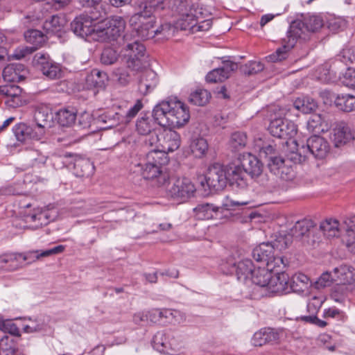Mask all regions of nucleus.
<instances>
[{
	"label": "nucleus",
	"mask_w": 355,
	"mask_h": 355,
	"mask_svg": "<svg viewBox=\"0 0 355 355\" xmlns=\"http://www.w3.org/2000/svg\"><path fill=\"white\" fill-rule=\"evenodd\" d=\"M153 116L160 125L181 128L189 121L190 114L188 107L174 98L157 105L153 109Z\"/></svg>",
	"instance_id": "f257e3e1"
},
{
	"label": "nucleus",
	"mask_w": 355,
	"mask_h": 355,
	"mask_svg": "<svg viewBox=\"0 0 355 355\" xmlns=\"http://www.w3.org/2000/svg\"><path fill=\"white\" fill-rule=\"evenodd\" d=\"M310 36L311 33L305 21L294 20L291 24L286 37L282 39V46L268 56L269 60L275 62L285 60L297 40L306 41L310 39Z\"/></svg>",
	"instance_id": "f03ea898"
},
{
	"label": "nucleus",
	"mask_w": 355,
	"mask_h": 355,
	"mask_svg": "<svg viewBox=\"0 0 355 355\" xmlns=\"http://www.w3.org/2000/svg\"><path fill=\"white\" fill-rule=\"evenodd\" d=\"M166 159L167 156L160 151L149 152L144 162L139 164L144 178L153 181L157 187L165 186L169 180V175L163 167Z\"/></svg>",
	"instance_id": "7ed1b4c3"
},
{
	"label": "nucleus",
	"mask_w": 355,
	"mask_h": 355,
	"mask_svg": "<svg viewBox=\"0 0 355 355\" xmlns=\"http://www.w3.org/2000/svg\"><path fill=\"white\" fill-rule=\"evenodd\" d=\"M143 107V103L140 99H137L133 105L124 103L120 105L116 110H108L99 115L97 121L104 125L102 128L105 129L111 128L119 124H128Z\"/></svg>",
	"instance_id": "20e7f679"
},
{
	"label": "nucleus",
	"mask_w": 355,
	"mask_h": 355,
	"mask_svg": "<svg viewBox=\"0 0 355 355\" xmlns=\"http://www.w3.org/2000/svg\"><path fill=\"white\" fill-rule=\"evenodd\" d=\"M155 12L152 10H142L134 14L129 20L132 33L141 40H149L155 36Z\"/></svg>",
	"instance_id": "39448f33"
},
{
	"label": "nucleus",
	"mask_w": 355,
	"mask_h": 355,
	"mask_svg": "<svg viewBox=\"0 0 355 355\" xmlns=\"http://www.w3.org/2000/svg\"><path fill=\"white\" fill-rule=\"evenodd\" d=\"M166 185L167 196L180 202L193 197L196 191L193 183L187 178L169 179Z\"/></svg>",
	"instance_id": "423d86ee"
},
{
	"label": "nucleus",
	"mask_w": 355,
	"mask_h": 355,
	"mask_svg": "<svg viewBox=\"0 0 355 355\" xmlns=\"http://www.w3.org/2000/svg\"><path fill=\"white\" fill-rule=\"evenodd\" d=\"M299 155L304 158L313 156L318 159L325 158L330 152L327 140L319 135H313L306 140V146L297 148Z\"/></svg>",
	"instance_id": "0eeeda50"
},
{
	"label": "nucleus",
	"mask_w": 355,
	"mask_h": 355,
	"mask_svg": "<svg viewBox=\"0 0 355 355\" xmlns=\"http://www.w3.org/2000/svg\"><path fill=\"white\" fill-rule=\"evenodd\" d=\"M145 51V46L139 42V39L128 43L123 49L127 67L133 71H139L144 67Z\"/></svg>",
	"instance_id": "6e6552de"
},
{
	"label": "nucleus",
	"mask_w": 355,
	"mask_h": 355,
	"mask_svg": "<svg viewBox=\"0 0 355 355\" xmlns=\"http://www.w3.org/2000/svg\"><path fill=\"white\" fill-rule=\"evenodd\" d=\"M33 64L49 79L55 80L62 77L60 64L54 62L47 53H37L33 57Z\"/></svg>",
	"instance_id": "1a4fd4ad"
},
{
	"label": "nucleus",
	"mask_w": 355,
	"mask_h": 355,
	"mask_svg": "<svg viewBox=\"0 0 355 355\" xmlns=\"http://www.w3.org/2000/svg\"><path fill=\"white\" fill-rule=\"evenodd\" d=\"M205 179L210 190L223 189L227 183L225 166L220 164H214L209 167Z\"/></svg>",
	"instance_id": "9d476101"
},
{
	"label": "nucleus",
	"mask_w": 355,
	"mask_h": 355,
	"mask_svg": "<svg viewBox=\"0 0 355 355\" xmlns=\"http://www.w3.org/2000/svg\"><path fill=\"white\" fill-rule=\"evenodd\" d=\"M268 130L273 137L288 139L296 135L297 126L290 120L277 118L270 121Z\"/></svg>",
	"instance_id": "9b49d317"
},
{
	"label": "nucleus",
	"mask_w": 355,
	"mask_h": 355,
	"mask_svg": "<svg viewBox=\"0 0 355 355\" xmlns=\"http://www.w3.org/2000/svg\"><path fill=\"white\" fill-rule=\"evenodd\" d=\"M95 20L87 15H80L71 23V31L82 38L87 37L94 32Z\"/></svg>",
	"instance_id": "f8f14e48"
},
{
	"label": "nucleus",
	"mask_w": 355,
	"mask_h": 355,
	"mask_svg": "<svg viewBox=\"0 0 355 355\" xmlns=\"http://www.w3.org/2000/svg\"><path fill=\"white\" fill-rule=\"evenodd\" d=\"M227 182L233 186L239 188H245L247 187V171L243 167L240 161L238 163H232L225 166Z\"/></svg>",
	"instance_id": "ddd939ff"
},
{
	"label": "nucleus",
	"mask_w": 355,
	"mask_h": 355,
	"mask_svg": "<svg viewBox=\"0 0 355 355\" xmlns=\"http://www.w3.org/2000/svg\"><path fill=\"white\" fill-rule=\"evenodd\" d=\"M157 141L162 147L160 152L164 153L173 152L179 148L181 144L180 135L176 131L164 130L159 136Z\"/></svg>",
	"instance_id": "4468645a"
},
{
	"label": "nucleus",
	"mask_w": 355,
	"mask_h": 355,
	"mask_svg": "<svg viewBox=\"0 0 355 355\" xmlns=\"http://www.w3.org/2000/svg\"><path fill=\"white\" fill-rule=\"evenodd\" d=\"M37 253L40 252L33 251L27 253H7L0 256V264L10 263L12 270L16 269L24 261L33 262L37 260L35 257Z\"/></svg>",
	"instance_id": "2eb2a0df"
},
{
	"label": "nucleus",
	"mask_w": 355,
	"mask_h": 355,
	"mask_svg": "<svg viewBox=\"0 0 355 355\" xmlns=\"http://www.w3.org/2000/svg\"><path fill=\"white\" fill-rule=\"evenodd\" d=\"M237 69L236 63L226 60L223 62V66L213 69L206 76V80L208 83L223 82L227 79L232 71Z\"/></svg>",
	"instance_id": "dca6fc26"
},
{
	"label": "nucleus",
	"mask_w": 355,
	"mask_h": 355,
	"mask_svg": "<svg viewBox=\"0 0 355 355\" xmlns=\"http://www.w3.org/2000/svg\"><path fill=\"white\" fill-rule=\"evenodd\" d=\"M279 340V332L272 328H263L256 332L252 338L254 346L261 347L266 344L277 343Z\"/></svg>",
	"instance_id": "f3484780"
},
{
	"label": "nucleus",
	"mask_w": 355,
	"mask_h": 355,
	"mask_svg": "<svg viewBox=\"0 0 355 355\" xmlns=\"http://www.w3.org/2000/svg\"><path fill=\"white\" fill-rule=\"evenodd\" d=\"M267 288L271 293H289L291 290L288 275L286 272H277L275 276H272Z\"/></svg>",
	"instance_id": "a211bd4d"
},
{
	"label": "nucleus",
	"mask_w": 355,
	"mask_h": 355,
	"mask_svg": "<svg viewBox=\"0 0 355 355\" xmlns=\"http://www.w3.org/2000/svg\"><path fill=\"white\" fill-rule=\"evenodd\" d=\"M239 160L248 174L252 178L261 175L263 165L255 156L250 153H245L239 157Z\"/></svg>",
	"instance_id": "6ab92c4d"
},
{
	"label": "nucleus",
	"mask_w": 355,
	"mask_h": 355,
	"mask_svg": "<svg viewBox=\"0 0 355 355\" xmlns=\"http://www.w3.org/2000/svg\"><path fill=\"white\" fill-rule=\"evenodd\" d=\"M331 275L334 281L341 284H351L355 282V270L347 265L335 268Z\"/></svg>",
	"instance_id": "aec40b11"
},
{
	"label": "nucleus",
	"mask_w": 355,
	"mask_h": 355,
	"mask_svg": "<svg viewBox=\"0 0 355 355\" xmlns=\"http://www.w3.org/2000/svg\"><path fill=\"white\" fill-rule=\"evenodd\" d=\"M157 83V73L151 69H146L140 75L138 88L141 94L146 95L155 88Z\"/></svg>",
	"instance_id": "412c9836"
},
{
	"label": "nucleus",
	"mask_w": 355,
	"mask_h": 355,
	"mask_svg": "<svg viewBox=\"0 0 355 355\" xmlns=\"http://www.w3.org/2000/svg\"><path fill=\"white\" fill-rule=\"evenodd\" d=\"M354 139L351 128L345 123H340L333 130L332 140L336 147L346 144Z\"/></svg>",
	"instance_id": "4be33fe9"
},
{
	"label": "nucleus",
	"mask_w": 355,
	"mask_h": 355,
	"mask_svg": "<svg viewBox=\"0 0 355 355\" xmlns=\"http://www.w3.org/2000/svg\"><path fill=\"white\" fill-rule=\"evenodd\" d=\"M330 127L331 125L326 117L320 114L311 115L306 123L307 130L309 132L313 133V135L327 132Z\"/></svg>",
	"instance_id": "5701e85b"
},
{
	"label": "nucleus",
	"mask_w": 355,
	"mask_h": 355,
	"mask_svg": "<svg viewBox=\"0 0 355 355\" xmlns=\"http://www.w3.org/2000/svg\"><path fill=\"white\" fill-rule=\"evenodd\" d=\"M171 332L159 331L153 338V347L162 353L169 354V349H174V343L173 340H170Z\"/></svg>",
	"instance_id": "b1692460"
},
{
	"label": "nucleus",
	"mask_w": 355,
	"mask_h": 355,
	"mask_svg": "<svg viewBox=\"0 0 355 355\" xmlns=\"http://www.w3.org/2000/svg\"><path fill=\"white\" fill-rule=\"evenodd\" d=\"M107 27V31L111 37V40H115L123 32L125 27V21L120 16H114L104 21Z\"/></svg>",
	"instance_id": "393cba45"
},
{
	"label": "nucleus",
	"mask_w": 355,
	"mask_h": 355,
	"mask_svg": "<svg viewBox=\"0 0 355 355\" xmlns=\"http://www.w3.org/2000/svg\"><path fill=\"white\" fill-rule=\"evenodd\" d=\"M107 80V73L97 69L92 70L85 78L86 85L88 88H103Z\"/></svg>",
	"instance_id": "a878e982"
},
{
	"label": "nucleus",
	"mask_w": 355,
	"mask_h": 355,
	"mask_svg": "<svg viewBox=\"0 0 355 355\" xmlns=\"http://www.w3.org/2000/svg\"><path fill=\"white\" fill-rule=\"evenodd\" d=\"M12 131L16 139L21 142H24L30 139H39L37 133L33 128L24 123L15 125L12 128Z\"/></svg>",
	"instance_id": "bb28decb"
},
{
	"label": "nucleus",
	"mask_w": 355,
	"mask_h": 355,
	"mask_svg": "<svg viewBox=\"0 0 355 355\" xmlns=\"http://www.w3.org/2000/svg\"><path fill=\"white\" fill-rule=\"evenodd\" d=\"M275 252L270 242L261 243L253 249L252 256L257 262H267Z\"/></svg>",
	"instance_id": "cd10ccee"
},
{
	"label": "nucleus",
	"mask_w": 355,
	"mask_h": 355,
	"mask_svg": "<svg viewBox=\"0 0 355 355\" xmlns=\"http://www.w3.org/2000/svg\"><path fill=\"white\" fill-rule=\"evenodd\" d=\"M290 290L295 293H303L311 285L309 277L303 273H296L289 279Z\"/></svg>",
	"instance_id": "c85d7f7f"
},
{
	"label": "nucleus",
	"mask_w": 355,
	"mask_h": 355,
	"mask_svg": "<svg viewBox=\"0 0 355 355\" xmlns=\"http://www.w3.org/2000/svg\"><path fill=\"white\" fill-rule=\"evenodd\" d=\"M236 275L240 281H245L250 279L255 268L250 259H243L234 265Z\"/></svg>",
	"instance_id": "c756f323"
},
{
	"label": "nucleus",
	"mask_w": 355,
	"mask_h": 355,
	"mask_svg": "<svg viewBox=\"0 0 355 355\" xmlns=\"http://www.w3.org/2000/svg\"><path fill=\"white\" fill-rule=\"evenodd\" d=\"M64 25V18L56 15H53L44 22L43 28L47 34L55 35L62 31Z\"/></svg>",
	"instance_id": "7c9ffc66"
},
{
	"label": "nucleus",
	"mask_w": 355,
	"mask_h": 355,
	"mask_svg": "<svg viewBox=\"0 0 355 355\" xmlns=\"http://www.w3.org/2000/svg\"><path fill=\"white\" fill-rule=\"evenodd\" d=\"M336 107L346 112L355 110V96L349 94H338L334 100Z\"/></svg>",
	"instance_id": "2f4dec72"
},
{
	"label": "nucleus",
	"mask_w": 355,
	"mask_h": 355,
	"mask_svg": "<svg viewBox=\"0 0 355 355\" xmlns=\"http://www.w3.org/2000/svg\"><path fill=\"white\" fill-rule=\"evenodd\" d=\"M24 216L26 222L37 223V226L46 225L53 220L49 214V211L46 209H34L33 213L27 214Z\"/></svg>",
	"instance_id": "473e14b6"
},
{
	"label": "nucleus",
	"mask_w": 355,
	"mask_h": 355,
	"mask_svg": "<svg viewBox=\"0 0 355 355\" xmlns=\"http://www.w3.org/2000/svg\"><path fill=\"white\" fill-rule=\"evenodd\" d=\"M355 217L347 219L344 222L346 234L343 239L347 248L352 252H355Z\"/></svg>",
	"instance_id": "72a5a7b5"
},
{
	"label": "nucleus",
	"mask_w": 355,
	"mask_h": 355,
	"mask_svg": "<svg viewBox=\"0 0 355 355\" xmlns=\"http://www.w3.org/2000/svg\"><path fill=\"white\" fill-rule=\"evenodd\" d=\"M184 6H182V11H178L181 13L182 17L177 22V26L181 30H191L196 31V15L192 12L185 13L184 10L186 9V1L184 2Z\"/></svg>",
	"instance_id": "f704fd0d"
},
{
	"label": "nucleus",
	"mask_w": 355,
	"mask_h": 355,
	"mask_svg": "<svg viewBox=\"0 0 355 355\" xmlns=\"http://www.w3.org/2000/svg\"><path fill=\"white\" fill-rule=\"evenodd\" d=\"M92 163L87 159H77L74 162V173L80 178H89L94 173Z\"/></svg>",
	"instance_id": "c9c22d12"
},
{
	"label": "nucleus",
	"mask_w": 355,
	"mask_h": 355,
	"mask_svg": "<svg viewBox=\"0 0 355 355\" xmlns=\"http://www.w3.org/2000/svg\"><path fill=\"white\" fill-rule=\"evenodd\" d=\"M77 112L74 107H68L57 112L58 123L62 126H70L76 119Z\"/></svg>",
	"instance_id": "e433bc0d"
},
{
	"label": "nucleus",
	"mask_w": 355,
	"mask_h": 355,
	"mask_svg": "<svg viewBox=\"0 0 355 355\" xmlns=\"http://www.w3.org/2000/svg\"><path fill=\"white\" fill-rule=\"evenodd\" d=\"M293 107L304 114H309L316 110L318 105L316 101L309 96L297 98L293 102Z\"/></svg>",
	"instance_id": "4c0bfd02"
},
{
	"label": "nucleus",
	"mask_w": 355,
	"mask_h": 355,
	"mask_svg": "<svg viewBox=\"0 0 355 355\" xmlns=\"http://www.w3.org/2000/svg\"><path fill=\"white\" fill-rule=\"evenodd\" d=\"M341 228L338 220L333 218H327L321 222L320 225V229L327 237L338 236Z\"/></svg>",
	"instance_id": "58836bf2"
},
{
	"label": "nucleus",
	"mask_w": 355,
	"mask_h": 355,
	"mask_svg": "<svg viewBox=\"0 0 355 355\" xmlns=\"http://www.w3.org/2000/svg\"><path fill=\"white\" fill-rule=\"evenodd\" d=\"M272 277V273L266 268L257 267L254 269L250 279L261 287H267Z\"/></svg>",
	"instance_id": "ea45409f"
},
{
	"label": "nucleus",
	"mask_w": 355,
	"mask_h": 355,
	"mask_svg": "<svg viewBox=\"0 0 355 355\" xmlns=\"http://www.w3.org/2000/svg\"><path fill=\"white\" fill-rule=\"evenodd\" d=\"M208 144L202 137H196L191 140L190 149L192 154L197 158L204 157L208 150Z\"/></svg>",
	"instance_id": "a19ab883"
},
{
	"label": "nucleus",
	"mask_w": 355,
	"mask_h": 355,
	"mask_svg": "<svg viewBox=\"0 0 355 355\" xmlns=\"http://www.w3.org/2000/svg\"><path fill=\"white\" fill-rule=\"evenodd\" d=\"M155 121L150 116H141L137 120L136 130L141 135H149L155 128Z\"/></svg>",
	"instance_id": "79ce46f5"
},
{
	"label": "nucleus",
	"mask_w": 355,
	"mask_h": 355,
	"mask_svg": "<svg viewBox=\"0 0 355 355\" xmlns=\"http://www.w3.org/2000/svg\"><path fill=\"white\" fill-rule=\"evenodd\" d=\"M17 343L12 338L5 336L0 340V355H17Z\"/></svg>",
	"instance_id": "37998d69"
},
{
	"label": "nucleus",
	"mask_w": 355,
	"mask_h": 355,
	"mask_svg": "<svg viewBox=\"0 0 355 355\" xmlns=\"http://www.w3.org/2000/svg\"><path fill=\"white\" fill-rule=\"evenodd\" d=\"M173 312L170 309H153L147 311V318L148 321L153 323H164L166 321L164 319H169L173 317Z\"/></svg>",
	"instance_id": "c03bdc74"
},
{
	"label": "nucleus",
	"mask_w": 355,
	"mask_h": 355,
	"mask_svg": "<svg viewBox=\"0 0 355 355\" xmlns=\"http://www.w3.org/2000/svg\"><path fill=\"white\" fill-rule=\"evenodd\" d=\"M211 98V94L204 89H197L191 92L189 101L191 103L198 106L205 105Z\"/></svg>",
	"instance_id": "a18cd8bd"
},
{
	"label": "nucleus",
	"mask_w": 355,
	"mask_h": 355,
	"mask_svg": "<svg viewBox=\"0 0 355 355\" xmlns=\"http://www.w3.org/2000/svg\"><path fill=\"white\" fill-rule=\"evenodd\" d=\"M217 209L211 204L204 203L200 204L193 209L195 216L198 220H209L213 218L214 212H216Z\"/></svg>",
	"instance_id": "49530a36"
},
{
	"label": "nucleus",
	"mask_w": 355,
	"mask_h": 355,
	"mask_svg": "<svg viewBox=\"0 0 355 355\" xmlns=\"http://www.w3.org/2000/svg\"><path fill=\"white\" fill-rule=\"evenodd\" d=\"M186 0H153L151 10L157 12L163 10L166 6L175 8L178 11H182V6Z\"/></svg>",
	"instance_id": "de8ad7c7"
},
{
	"label": "nucleus",
	"mask_w": 355,
	"mask_h": 355,
	"mask_svg": "<svg viewBox=\"0 0 355 355\" xmlns=\"http://www.w3.org/2000/svg\"><path fill=\"white\" fill-rule=\"evenodd\" d=\"M293 239L291 234H279L276 239L270 242L275 253L282 252L292 243Z\"/></svg>",
	"instance_id": "09e8293b"
},
{
	"label": "nucleus",
	"mask_w": 355,
	"mask_h": 355,
	"mask_svg": "<svg viewBox=\"0 0 355 355\" xmlns=\"http://www.w3.org/2000/svg\"><path fill=\"white\" fill-rule=\"evenodd\" d=\"M24 37L27 42L33 44L32 47H37V49L45 42L44 34L35 29H31L25 32Z\"/></svg>",
	"instance_id": "8fccbe9b"
},
{
	"label": "nucleus",
	"mask_w": 355,
	"mask_h": 355,
	"mask_svg": "<svg viewBox=\"0 0 355 355\" xmlns=\"http://www.w3.org/2000/svg\"><path fill=\"white\" fill-rule=\"evenodd\" d=\"M311 227V223L307 220H302L295 223L293 227L290 230L289 234L293 237L300 239L304 236Z\"/></svg>",
	"instance_id": "3c124183"
},
{
	"label": "nucleus",
	"mask_w": 355,
	"mask_h": 355,
	"mask_svg": "<svg viewBox=\"0 0 355 355\" xmlns=\"http://www.w3.org/2000/svg\"><path fill=\"white\" fill-rule=\"evenodd\" d=\"M47 155L43 154L40 150L31 149L29 150L26 155V159L28 164L31 166H37L44 165L47 159Z\"/></svg>",
	"instance_id": "603ef678"
},
{
	"label": "nucleus",
	"mask_w": 355,
	"mask_h": 355,
	"mask_svg": "<svg viewBox=\"0 0 355 355\" xmlns=\"http://www.w3.org/2000/svg\"><path fill=\"white\" fill-rule=\"evenodd\" d=\"M46 327V324L42 318H28V323L24 325L23 330L25 333L32 334L42 331Z\"/></svg>",
	"instance_id": "864d4df0"
},
{
	"label": "nucleus",
	"mask_w": 355,
	"mask_h": 355,
	"mask_svg": "<svg viewBox=\"0 0 355 355\" xmlns=\"http://www.w3.org/2000/svg\"><path fill=\"white\" fill-rule=\"evenodd\" d=\"M282 257L279 256L277 253H275L266 263V268L271 273L272 272H281L280 271L286 266Z\"/></svg>",
	"instance_id": "5fc2aeb1"
},
{
	"label": "nucleus",
	"mask_w": 355,
	"mask_h": 355,
	"mask_svg": "<svg viewBox=\"0 0 355 355\" xmlns=\"http://www.w3.org/2000/svg\"><path fill=\"white\" fill-rule=\"evenodd\" d=\"M247 144V136L244 132H236L232 134L230 146L233 151L243 149Z\"/></svg>",
	"instance_id": "6e6d98bb"
},
{
	"label": "nucleus",
	"mask_w": 355,
	"mask_h": 355,
	"mask_svg": "<svg viewBox=\"0 0 355 355\" xmlns=\"http://www.w3.org/2000/svg\"><path fill=\"white\" fill-rule=\"evenodd\" d=\"M94 31L89 36H92L93 40L98 42H108L111 41V37L107 31V27L104 25V21L100 24H94Z\"/></svg>",
	"instance_id": "4d7b16f0"
},
{
	"label": "nucleus",
	"mask_w": 355,
	"mask_h": 355,
	"mask_svg": "<svg viewBox=\"0 0 355 355\" xmlns=\"http://www.w3.org/2000/svg\"><path fill=\"white\" fill-rule=\"evenodd\" d=\"M337 59L345 65L355 62V46H347L337 55Z\"/></svg>",
	"instance_id": "13d9d810"
},
{
	"label": "nucleus",
	"mask_w": 355,
	"mask_h": 355,
	"mask_svg": "<svg viewBox=\"0 0 355 355\" xmlns=\"http://www.w3.org/2000/svg\"><path fill=\"white\" fill-rule=\"evenodd\" d=\"M0 331L15 336H21L19 329L12 320H5L2 318H0Z\"/></svg>",
	"instance_id": "bf43d9fd"
},
{
	"label": "nucleus",
	"mask_w": 355,
	"mask_h": 355,
	"mask_svg": "<svg viewBox=\"0 0 355 355\" xmlns=\"http://www.w3.org/2000/svg\"><path fill=\"white\" fill-rule=\"evenodd\" d=\"M24 70V65L20 64H11L6 66L3 70V76L5 80L8 81H14L17 77V71Z\"/></svg>",
	"instance_id": "052dcab7"
},
{
	"label": "nucleus",
	"mask_w": 355,
	"mask_h": 355,
	"mask_svg": "<svg viewBox=\"0 0 355 355\" xmlns=\"http://www.w3.org/2000/svg\"><path fill=\"white\" fill-rule=\"evenodd\" d=\"M52 118L51 114L49 112L48 109H39L35 112V119L37 121V125L39 128H43L50 121Z\"/></svg>",
	"instance_id": "680f3d73"
},
{
	"label": "nucleus",
	"mask_w": 355,
	"mask_h": 355,
	"mask_svg": "<svg viewBox=\"0 0 355 355\" xmlns=\"http://www.w3.org/2000/svg\"><path fill=\"white\" fill-rule=\"evenodd\" d=\"M307 28L311 34L318 31L323 26V20L321 17L317 15H312L304 19Z\"/></svg>",
	"instance_id": "e2e57ef3"
},
{
	"label": "nucleus",
	"mask_w": 355,
	"mask_h": 355,
	"mask_svg": "<svg viewBox=\"0 0 355 355\" xmlns=\"http://www.w3.org/2000/svg\"><path fill=\"white\" fill-rule=\"evenodd\" d=\"M119 54L116 51L108 47L103 49L101 53V61L103 64L110 65L117 60Z\"/></svg>",
	"instance_id": "0e129e2a"
},
{
	"label": "nucleus",
	"mask_w": 355,
	"mask_h": 355,
	"mask_svg": "<svg viewBox=\"0 0 355 355\" xmlns=\"http://www.w3.org/2000/svg\"><path fill=\"white\" fill-rule=\"evenodd\" d=\"M263 69V64L261 62L250 61L242 67L243 73L248 76L254 75Z\"/></svg>",
	"instance_id": "69168bd1"
},
{
	"label": "nucleus",
	"mask_w": 355,
	"mask_h": 355,
	"mask_svg": "<svg viewBox=\"0 0 355 355\" xmlns=\"http://www.w3.org/2000/svg\"><path fill=\"white\" fill-rule=\"evenodd\" d=\"M21 89L14 85H6L0 86V96L7 97H17L20 95Z\"/></svg>",
	"instance_id": "338daca9"
},
{
	"label": "nucleus",
	"mask_w": 355,
	"mask_h": 355,
	"mask_svg": "<svg viewBox=\"0 0 355 355\" xmlns=\"http://www.w3.org/2000/svg\"><path fill=\"white\" fill-rule=\"evenodd\" d=\"M268 166L271 171L276 173V171L282 170L284 166V159L282 157L270 156L268 159Z\"/></svg>",
	"instance_id": "774afa93"
}]
</instances>
